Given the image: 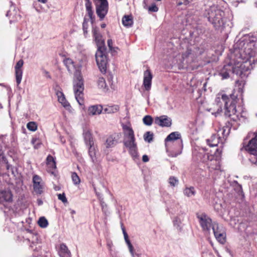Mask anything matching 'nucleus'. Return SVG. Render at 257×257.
I'll list each match as a JSON object with an SVG mask.
<instances>
[{"label":"nucleus","instance_id":"obj_1","mask_svg":"<svg viewBox=\"0 0 257 257\" xmlns=\"http://www.w3.org/2000/svg\"><path fill=\"white\" fill-rule=\"evenodd\" d=\"M234 55L237 64L233 68V72L240 74L245 64L249 66L257 61V38L252 34L244 35L234 45Z\"/></svg>","mask_w":257,"mask_h":257},{"label":"nucleus","instance_id":"obj_2","mask_svg":"<svg viewBox=\"0 0 257 257\" xmlns=\"http://www.w3.org/2000/svg\"><path fill=\"white\" fill-rule=\"evenodd\" d=\"M215 102L218 107L217 111L214 113L216 116L222 111L223 104L225 115L228 117L235 116L236 118L239 117L240 112L236 108V100L235 96L232 95L228 96L225 94L218 93L215 98Z\"/></svg>","mask_w":257,"mask_h":257},{"label":"nucleus","instance_id":"obj_3","mask_svg":"<svg viewBox=\"0 0 257 257\" xmlns=\"http://www.w3.org/2000/svg\"><path fill=\"white\" fill-rule=\"evenodd\" d=\"M121 126L123 135V145L132 158L134 160H137L139 156L138 145L132 125L130 122L121 123Z\"/></svg>","mask_w":257,"mask_h":257},{"label":"nucleus","instance_id":"obj_4","mask_svg":"<svg viewBox=\"0 0 257 257\" xmlns=\"http://www.w3.org/2000/svg\"><path fill=\"white\" fill-rule=\"evenodd\" d=\"M180 139L181 135L177 132L171 133L166 138L165 145L169 156L176 157L182 153L183 144Z\"/></svg>","mask_w":257,"mask_h":257},{"label":"nucleus","instance_id":"obj_5","mask_svg":"<svg viewBox=\"0 0 257 257\" xmlns=\"http://www.w3.org/2000/svg\"><path fill=\"white\" fill-rule=\"evenodd\" d=\"M208 21L211 23L216 29L223 26L224 25V12L218 6L213 5L207 10Z\"/></svg>","mask_w":257,"mask_h":257},{"label":"nucleus","instance_id":"obj_6","mask_svg":"<svg viewBox=\"0 0 257 257\" xmlns=\"http://www.w3.org/2000/svg\"><path fill=\"white\" fill-rule=\"evenodd\" d=\"M197 56L192 49L187 47L186 50L178 54L174 58L173 63L179 67H183L185 65H190L197 60Z\"/></svg>","mask_w":257,"mask_h":257},{"label":"nucleus","instance_id":"obj_7","mask_svg":"<svg viewBox=\"0 0 257 257\" xmlns=\"http://www.w3.org/2000/svg\"><path fill=\"white\" fill-rule=\"evenodd\" d=\"M73 90L77 101L79 105H83L84 103L83 93L84 90L83 79L80 71L78 70H76L74 73Z\"/></svg>","mask_w":257,"mask_h":257},{"label":"nucleus","instance_id":"obj_8","mask_svg":"<svg viewBox=\"0 0 257 257\" xmlns=\"http://www.w3.org/2000/svg\"><path fill=\"white\" fill-rule=\"evenodd\" d=\"M230 128L224 126L219 127L217 132V135H213L211 138L207 140V143L210 147H215L219 143L222 145L226 140V137L229 134Z\"/></svg>","mask_w":257,"mask_h":257},{"label":"nucleus","instance_id":"obj_9","mask_svg":"<svg viewBox=\"0 0 257 257\" xmlns=\"http://www.w3.org/2000/svg\"><path fill=\"white\" fill-rule=\"evenodd\" d=\"M245 150L251 155L249 160L253 164L257 163V134L252 138L248 144L244 146Z\"/></svg>","mask_w":257,"mask_h":257},{"label":"nucleus","instance_id":"obj_10","mask_svg":"<svg viewBox=\"0 0 257 257\" xmlns=\"http://www.w3.org/2000/svg\"><path fill=\"white\" fill-rule=\"evenodd\" d=\"M95 59L100 71L102 73H105L106 70L107 63L106 50H97L95 54Z\"/></svg>","mask_w":257,"mask_h":257},{"label":"nucleus","instance_id":"obj_11","mask_svg":"<svg viewBox=\"0 0 257 257\" xmlns=\"http://www.w3.org/2000/svg\"><path fill=\"white\" fill-rule=\"evenodd\" d=\"M231 59H232V61H234V64L232 66H231L230 64H228L227 65H225L224 66L223 70L220 72V74L222 76L223 79H226L229 77V72L231 70L232 72L233 73H234L236 75H237L236 73L233 72V68L235 67V65H237V58L235 57L234 55V51L233 52L232 54H231ZM244 69L242 70V72L240 74H238V75H241L244 71H245L249 69V66L247 65L246 64H245L244 66Z\"/></svg>","mask_w":257,"mask_h":257},{"label":"nucleus","instance_id":"obj_12","mask_svg":"<svg viewBox=\"0 0 257 257\" xmlns=\"http://www.w3.org/2000/svg\"><path fill=\"white\" fill-rule=\"evenodd\" d=\"M96 12L98 17L102 20L108 12L107 0H95Z\"/></svg>","mask_w":257,"mask_h":257},{"label":"nucleus","instance_id":"obj_13","mask_svg":"<svg viewBox=\"0 0 257 257\" xmlns=\"http://www.w3.org/2000/svg\"><path fill=\"white\" fill-rule=\"evenodd\" d=\"M13 200V195L10 190H3L0 191V208L8 207Z\"/></svg>","mask_w":257,"mask_h":257},{"label":"nucleus","instance_id":"obj_14","mask_svg":"<svg viewBox=\"0 0 257 257\" xmlns=\"http://www.w3.org/2000/svg\"><path fill=\"white\" fill-rule=\"evenodd\" d=\"M221 153V150L216 149L215 153L216 156H208V161L207 165L210 170H218L220 168L219 156Z\"/></svg>","mask_w":257,"mask_h":257},{"label":"nucleus","instance_id":"obj_15","mask_svg":"<svg viewBox=\"0 0 257 257\" xmlns=\"http://www.w3.org/2000/svg\"><path fill=\"white\" fill-rule=\"evenodd\" d=\"M200 224L204 231H209L212 227L214 222H212L211 218L204 213L197 215Z\"/></svg>","mask_w":257,"mask_h":257},{"label":"nucleus","instance_id":"obj_16","mask_svg":"<svg viewBox=\"0 0 257 257\" xmlns=\"http://www.w3.org/2000/svg\"><path fill=\"white\" fill-rule=\"evenodd\" d=\"M93 35L97 47V50H106L104 41L102 38V36L99 32L97 28H93L92 29Z\"/></svg>","mask_w":257,"mask_h":257},{"label":"nucleus","instance_id":"obj_17","mask_svg":"<svg viewBox=\"0 0 257 257\" xmlns=\"http://www.w3.org/2000/svg\"><path fill=\"white\" fill-rule=\"evenodd\" d=\"M152 79L153 74L151 70L148 68L144 71L143 74V86H144L145 90L150 91L151 90Z\"/></svg>","mask_w":257,"mask_h":257},{"label":"nucleus","instance_id":"obj_18","mask_svg":"<svg viewBox=\"0 0 257 257\" xmlns=\"http://www.w3.org/2000/svg\"><path fill=\"white\" fill-rule=\"evenodd\" d=\"M33 189L35 192L38 194H41L43 191L44 182L42 178L37 175L33 177Z\"/></svg>","mask_w":257,"mask_h":257},{"label":"nucleus","instance_id":"obj_19","mask_svg":"<svg viewBox=\"0 0 257 257\" xmlns=\"http://www.w3.org/2000/svg\"><path fill=\"white\" fill-rule=\"evenodd\" d=\"M6 16L10 19V22L17 21L21 18V15L18 8L12 4L10 10L7 12Z\"/></svg>","mask_w":257,"mask_h":257},{"label":"nucleus","instance_id":"obj_20","mask_svg":"<svg viewBox=\"0 0 257 257\" xmlns=\"http://www.w3.org/2000/svg\"><path fill=\"white\" fill-rule=\"evenodd\" d=\"M55 93L57 96L58 101L67 110H70L71 106L70 103L66 100L65 96L62 91L61 88H58L55 89Z\"/></svg>","mask_w":257,"mask_h":257},{"label":"nucleus","instance_id":"obj_21","mask_svg":"<svg viewBox=\"0 0 257 257\" xmlns=\"http://www.w3.org/2000/svg\"><path fill=\"white\" fill-rule=\"evenodd\" d=\"M121 136L120 133H114L109 136L106 139L105 146L106 148L113 147L118 142Z\"/></svg>","mask_w":257,"mask_h":257},{"label":"nucleus","instance_id":"obj_22","mask_svg":"<svg viewBox=\"0 0 257 257\" xmlns=\"http://www.w3.org/2000/svg\"><path fill=\"white\" fill-rule=\"evenodd\" d=\"M24 61L22 59L20 60L16 64L15 69L16 79L17 85H19L22 81L23 71L22 67L23 66Z\"/></svg>","mask_w":257,"mask_h":257},{"label":"nucleus","instance_id":"obj_23","mask_svg":"<svg viewBox=\"0 0 257 257\" xmlns=\"http://www.w3.org/2000/svg\"><path fill=\"white\" fill-rule=\"evenodd\" d=\"M155 123L162 127H169L172 124V120L166 115H162L155 118Z\"/></svg>","mask_w":257,"mask_h":257},{"label":"nucleus","instance_id":"obj_24","mask_svg":"<svg viewBox=\"0 0 257 257\" xmlns=\"http://www.w3.org/2000/svg\"><path fill=\"white\" fill-rule=\"evenodd\" d=\"M86 146L88 147V154L92 162L93 163H95L97 162V153L98 151L97 147L94 145V143L86 145Z\"/></svg>","mask_w":257,"mask_h":257},{"label":"nucleus","instance_id":"obj_25","mask_svg":"<svg viewBox=\"0 0 257 257\" xmlns=\"http://www.w3.org/2000/svg\"><path fill=\"white\" fill-rule=\"evenodd\" d=\"M102 111L103 107L101 105H91L88 108V113L90 115H99Z\"/></svg>","mask_w":257,"mask_h":257},{"label":"nucleus","instance_id":"obj_26","mask_svg":"<svg viewBox=\"0 0 257 257\" xmlns=\"http://www.w3.org/2000/svg\"><path fill=\"white\" fill-rule=\"evenodd\" d=\"M183 193L185 196L188 198H192L195 196L196 191L193 186L185 185L183 189Z\"/></svg>","mask_w":257,"mask_h":257},{"label":"nucleus","instance_id":"obj_27","mask_svg":"<svg viewBox=\"0 0 257 257\" xmlns=\"http://www.w3.org/2000/svg\"><path fill=\"white\" fill-rule=\"evenodd\" d=\"M184 216V214L181 213L174 217L173 218V225L179 230L182 229V222L183 220Z\"/></svg>","mask_w":257,"mask_h":257},{"label":"nucleus","instance_id":"obj_28","mask_svg":"<svg viewBox=\"0 0 257 257\" xmlns=\"http://www.w3.org/2000/svg\"><path fill=\"white\" fill-rule=\"evenodd\" d=\"M83 136L86 145L94 143L91 132L88 128H85L83 130Z\"/></svg>","mask_w":257,"mask_h":257},{"label":"nucleus","instance_id":"obj_29","mask_svg":"<svg viewBox=\"0 0 257 257\" xmlns=\"http://www.w3.org/2000/svg\"><path fill=\"white\" fill-rule=\"evenodd\" d=\"M46 164L48 167V171L53 173V170L56 168V166L54 159L52 156L48 155L47 156Z\"/></svg>","mask_w":257,"mask_h":257},{"label":"nucleus","instance_id":"obj_30","mask_svg":"<svg viewBox=\"0 0 257 257\" xmlns=\"http://www.w3.org/2000/svg\"><path fill=\"white\" fill-rule=\"evenodd\" d=\"M119 109V107L118 105H105L103 108V112L105 113H114L117 112Z\"/></svg>","mask_w":257,"mask_h":257},{"label":"nucleus","instance_id":"obj_31","mask_svg":"<svg viewBox=\"0 0 257 257\" xmlns=\"http://www.w3.org/2000/svg\"><path fill=\"white\" fill-rule=\"evenodd\" d=\"M85 7L87 15L90 19L93 20V12L92 9V4L90 0H85Z\"/></svg>","mask_w":257,"mask_h":257},{"label":"nucleus","instance_id":"obj_32","mask_svg":"<svg viewBox=\"0 0 257 257\" xmlns=\"http://www.w3.org/2000/svg\"><path fill=\"white\" fill-rule=\"evenodd\" d=\"M212 230L214 236L217 235L220 233H224V232H225L224 228L215 222H214V224L212 225Z\"/></svg>","mask_w":257,"mask_h":257},{"label":"nucleus","instance_id":"obj_33","mask_svg":"<svg viewBox=\"0 0 257 257\" xmlns=\"http://www.w3.org/2000/svg\"><path fill=\"white\" fill-rule=\"evenodd\" d=\"M122 24L124 27H130L133 24V20L131 16H124L122 19Z\"/></svg>","mask_w":257,"mask_h":257},{"label":"nucleus","instance_id":"obj_34","mask_svg":"<svg viewBox=\"0 0 257 257\" xmlns=\"http://www.w3.org/2000/svg\"><path fill=\"white\" fill-rule=\"evenodd\" d=\"M64 64L69 72H72L75 69L73 61L70 58H66L63 61Z\"/></svg>","mask_w":257,"mask_h":257},{"label":"nucleus","instance_id":"obj_35","mask_svg":"<svg viewBox=\"0 0 257 257\" xmlns=\"http://www.w3.org/2000/svg\"><path fill=\"white\" fill-rule=\"evenodd\" d=\"M97 84L99 88L104 91H106L108 89L105 80L103 77H100L98 78Z\"/></svg>","mask_w":257,"mask_h":257},{"label":"nucleus","instance_id":"obj_36","mask_svg":"<svg viewBox=\"0 0 257 257\" xmlns=\"http://www.w3.org/2000/svg\"><path fill=\"white\" fill-rule=\"evenodd\" d=\"M179 179L175 176H170L168 180V182L172 187H176L179 184Z\"/></svg>","mask_w":257,"mask_h":257},{"label":"nucleus","instance_id":"obj_37","mask_svg":"<svg viewBox=\"0 0 257 257\" xmlns=\"http://www.w3.org/2000/svg\"><path fill=\"white\" fill-rule=\"evenodd\" d=\"M38 225L42 228H46L48 225V221L45 217H41L38 221Z\"/></svg>","mask_w":257,"mask_h":257},{"label":"nucleus","instance_id":"obj_38","mask_svg":"<svg viewBox=\"0 0 257 257\" xmlns=\"http://www.w3.org/2000/svg\"><path fill=\"white\" fill-rule=\"evenodd\" d=\"M60 251L61 253H63L64 255L69 256L70 255V252L68 250L67 246L64 244L62 243L60 245Z\"/></svg>","mask_w":257,"mask_h":257},{"label":"nucleus","instance_id":"obj_39","mask_svg":"<svg viewBox=\"0 0 257 257\" xmlns=\"http://www.w3.org/2000/svg\"><path fill=\"white\" fill-rule=\"evenodd\" d=\"M215 237L217 241L221 244L225 243L226 239L225 232H224V233H220L219 234H218L217 235L215 236Z\"/></svg>","mask_w":257,"mask_h":257},{"label":"nucleus","instance_id":"obj_40","mask_svg":"<svg viewBox=\"0 0 257 257\" xmlns=\"http://www.w3.org/2000/svg\"><path fill=\"white\" fill-rule=\"evenodd\" d=\"M27 127L29 131L35 132L37 130L38 126L36 122L31 121L27 123Z\"/></svg>","mask_w":257,"mask_h":257},{"label":"nucleus","instance_id":"obj_41","mask_svg":"<svg viewBox=\"0 0 257 257\" xmlns=\"http://www.w3.org/2000/svg\"><path fill=\"white\" fill-rule=\"evenodd\" d=\"M71 178L74 185H76L80 184V179L75 172L72 173Z\"/></svg>","mask_w":257,"mask_h":257},{"label":"nucleus","instance_id":"obj_42","mask_svg":"<svg viewBox=\"0 0 257 257\" xmlns=\"http://www.w3.org/2000/svg\"><path fill=\"white\" fill-rule=\"evenodd\" d=\"M144 139L146 142L150 143L153 139V134L151 132H146L144 135Z\"/></svg>","mask_w":257,"mask_h":257},{"label":"nucleus","instance_id":"obj_43","mask_svg":"<svg viewBox=\"0 0 257 257\" xmlns=\"http://www.w3.org/2000/svg\"><path fill=\"white\" fill-rule=\"evenodd\" d=\"M143 120L144 123L147 125H151L153 122V118L150 115H146Z\"/></svg>","mask_w":257,"mask_h":257},{"label":"nucleus","instance_id":"obj_44","mask_svg":"<svg viewBox=\"0 0 257 257\" xmlns=\"http://www.w3.org/2000/svg\"><path fill=\"white\" fill-rule=\"evenodd\" d=\"M126 244L128 246V250H129V251L132 255V257H136L137 256H138L139 254L135 253L134 248L133 245L132 244L131 242H130L128 243H127Z\"/></svg>","mask_w":257,"mask_h":257},{"label":"nucleus","instance_id":"obj_45","mask_svg":"<svg viewBox=\"0 0 257 257\" xmlns=\"http://www.w3.org/2000/svg\"><path fill=\"white\" fill-rule=\"evenodd\" d=\"M121 229H122V233H123V236H124V240H125V243L127 244L129 242H130V240L128 238V236L125 231V228L123 226V224L122 223L121 224Z\"/></svg>","mask_w":257,"mask_h":257},{"label":"nucleus","instance_id":"obj_46","mask_svg":"<svg viewBox=\"0 0 257 257\" xmlns=\"http://www.w3.org/2000/svg\"><path fill=\"white\" fill-rule=\"evenodd\" d=\"M58 199L61 200L63 203H65L67 202V199L65 196L64 193L62 194H59L57 195Z\"/></svg>","mask_w":257,"mask_h":257},{"label":"nucleus","instance_id":"obj_47","mask_svg":"<svg viewBox=\"0 0 257 257\" xmlns=\"http://www.w3.org/2000/svg\"><path fill=\"white\" fill-rule=\"evenodd\" d=\"M149 12H157L158 11V8L156 4H153L150 7L147 8Z\"/></svg>","mask_w":257,"mask_h":257},{"label":"nucleus","instance_id":"obj_48","mask_svg":"<svg viewBox=\"0 0 257 257\" xmlns=\"http://www.w3.org/2000/svg\"><path fill=\"white\" fill-rule=\"evenodd\" d=\"M88 21L86 20V18H84L83 23V30L84 34H85L87 33V30L88 29Z\"/></svg>","mask_w":257,"mask_h":257},{"label":"nucleus","instance_id":"obj_49","mask_svg":"<svg viewBox=\"0 0 257 257\" xmlns=\"http://www.w3.org/2000/svg\"><path fill=\"white\" fill-rule=\"evenodd\" d=\"M100 205L101 206L102 211L106 214L107 211V205L104 203V202L101 201Z\"/></svg>","mask_w":257,"mask_h":257},{"label":"nucleus","instance_id":"obj_50","mask_svg":"<svg viewBox=\"0 0 257 257\" xmlns=\"http://www.w3.org/2000/svg\"><path fill=\"white\" fill-rule=\"evenodd\" d=\"M107 45L109 47V49L111 51H112L113 49V48H112L113 42L111 39H108L107 40Z\"/></svg>","mask_w":257,"mask_h":257},{"label":"nucleus","instance_id":"obj_51","mask_svg":"<svg viewBox=\"0 0 257 257\" xmlns=\"http://www.w3.org/2000/svg\"><path fill=\"white\" fill-rule=\"evenodd\" d=\"M191 2H192V0H184L183 3H179L178 5H181L182 4H184L185 5H187Z\"/></svg>","mask_w":257,"mask_h":257},{"label":"nucleus","instance_id":"obj_52","mask_svg":"<svg viewBox=\"0 0 257 257\" xmlns=\"http://www.w3.org/2000/svg\"><path fill=\"white\" fill-rule=\"evenodd\" d=\"M149 2V0H144L143 1V7L145 9H147V5Z\"/></svg>","mask_w":257,"mask_h":257},{"label":"nucleus","instance_id":"obj_53","mask_svg":"<svg viewBox=\"0 0 257 257\" xmlns=\"http://www.w3.org/2000/svg\"><path fill=\"white\" fill-rule=\"evenodd\" d=\"M43 73L44 74V75H45L46 77L49 78H50V74H49V73L47 71H46V70H44L43 71Z\"/></svg>","mask_w":257,"mask_h":257},{"label":"nucleus","instance_id":"obj_54","mask_svg":"<svg viewBox=\"0 0 257 257\" xmlns=\"http://www.w3.org/2000/svg\"><path fill=\"white\" fill-rule=\"evenodd\" d=\"M143 162H147L149 161V157H148V156L145 155L143 156Z\"/></svg>","mask_w":257,"mask_h":257},{"label":"nucleus","instance_id":"obj_55","mask_svg":"<svg viewBox=\"0 0 257 257\" xmlns=\"http://www.w3.org/2000/svg\"><path fill=\"white\" fill-rule=\"evenodd\" d=\"M54 189L55 191H59L61 189V187L59 186L54 185Z\"/></svg>","mask_w":257,"mask_h":257},{"label":"nucleus","instance_id":"obj_56","mask_svg":"<svg viewBox=\"0 0 257 257\" xmlns=\"http://www.w3.org/2000/svg\"><path fill=\"white\" fill-rule=\"evenodd\" d=\"M39 2L45 4L47 2L48 0H37Z\"/></svg>","mask_w":257,"mask_h":257},{"label":"nucleus","instance_id":"obj_57","mask_svg":"<svg viewBox=\"0 0 257 257\" xmlns=\"http://www.w3.org/2000/svg\"><path fill=\"white\" fill-rule=\"evenodd\" d=\"M105 27H106V24H102L101 25V27L102 28H105Z\"/></svg>","mask_w":257,"mask_h":257},{"label":"nucleus","instance_id":"obj_58","mask_svg":"<svg viewBox=\"0 0 257 257\" xmlns=\"http://www.w3.org/2000/svg\"><path fill=\"white\" fill-rule=\"evenodd\" d=\"M38 203L39 205H41L42 204V201L41 200H39L38 202Z\"/></svg>","mask_w":257,"mask_h":257},{"label":"nucleus","instance_id":"obj_59","mask_svg":"<svg viewBox=\"0 0 257 257\" xmlns=\"http://www.w3.org/2000/svg\"><path fill=\"white\" fill-rule=\"evenodd\" d=\"M35 141H36V139H35V140L33 139V140H32V143H34V142H35Z\"/></svg>","mask_w":257,"mask_h":257},{"label":"nucleus","instance_id":"obj_60","mask_svg":"<svg viewBox=\"0 0 257 257\" xmlns=\"http://www.w3.org/2000/svg\"><path fill=\"white\" fill-rule=\"evenodd\" d=\"M1 153H2V148L0 147V155H1Z\"/></svg>","mask_w":257,"mask_h":257},{"label":"nucleus","instance_id":"obj_61","mask_svg":"<svg viewBox=\"0 0 257 257\" xmlns=\"http://www.w3.org/2000/svg\"><path fill=\"white\" fill-rule=\"evenodd\" d=\"M34 147H35V148H38V146H35Z\"/></svg>","mask_w":257,"mask_h":257},{"label":"nucleus","instance_id":"obj_62","mask_svg":"<svg viewBox=\"0 0 257 257\" xmlns=\"http://www.w3.org/2000/svg\"><path fill=\"white\" fill-rule=\"evenodd\" d=\"M0 86H4V84L2 83H0Z\"/></svg>","mask_w":257,"mask_h":257},{"label":"nucleus","instance_id":"obj_63","mask_svg":"<svg viewBox=\"0 0 257 257\" xmlns=\"http://www.w3.org/2000/svg\"><path fill=\"white\" fill-rule=\"evenodd\" d=\"M232 119H236V117H233Z\"/></svg>","mask_w":257,"mask_h":257}]
</instances>
